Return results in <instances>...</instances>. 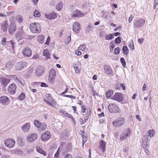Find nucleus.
<instances>
[{
    "mask_svg": "<svg viewBox=\"0 0 158 158\" xmlns=\"http://www.w3.org/2000/svg\"><path fill=\"white\" fill-rule=\"evenodd\" d=\"M115 43L117 44H119L121 42V38L119 37H117L115 40Z\"/></svg>",
    "mask_w": 158,
    "mask_h": 158,
    "instance_id": "de8ad7c7",
    "label": "nucleus"
},
{
    "mask_svg": "<svg viewBox=\"0 0 158 158\" xmlns=\"http://www.w3.org/2000/svg\"><path fill=\"white\" fill-rule=\"evenodd\" d=\"M47 127V126L45 123H43L41 124V126L40 127V128H39L38 130H44L46 129Z\"/></svg>",
    "mask_w": 158,
    "mask_h": 158,
    "instance_id": "79ce46f5",
    "label": "nucleus"
},
{
    "mask_svg": "<svg viewBox=\"0 0 158 158\" xmlns=\"http://www.w3.org/2000/svg\"><path fill=\"white\" fill-rule=\"evenodd\" d=\"M43 56L47 58H50V53L49 51L47 49H45L43 51Z\"/></svg>",
    "mask_w": 158,
    "mask_h": 158,
    "instance_id": "2f4dec72",
    "label": "nucleus"
},
{
    "mask_svg": "<svg viewBox=\"0 0 158 158\" xmlns=\"http://www.w3.org/2000/svg\"><path fill=\"white\" fill-rule=\"evenodd\" d=\"M59 154H60V152L59 151V149H58L57 150V152H56V153H55V154L54 158H58L59 156Z\"/></svg>",
    "mask_w": 158,
    "mask_h": 158,
    "instance_id": "6e6d98bb",
    "label": "nucleus"
},
{
    "mask_svg": "<svg viewBox=\"0 0 158 158\" xmlns=\"http://www.w3.org/2000/svg\"><path fill=\"white\" fill-rule=\"evenodd\" d=\"M56 77V72L53 69H51L50 72L48 80L52 81Z\"/></svg>",
    "mask_w": 158,
    "mask_h": 158,
    "instance_id": "b1692460",
    "label": "nucleus"
},
{
    "mask_svg": "<svg viewBox=\"0 0 158 158\" xmlns=\"http://www.w3.org/2000/svg\"><path fill=\"white\" fill-rule=\"evenodd\" d=\"M39 58V55L37 54L34 55L32 57V58L34 59H36Z\"/></svg>",
    "mask_w": 158,
    "mask_h": 158,
    "instance_id": "052dcab7",
    "label": "nucleus"
},
{
    "mask_svg": "<svg viewBox=\"0 0 158 158\" xmlns=\"http://www.w3.org/2000/svg\"><path fill=\"white\" fill-rule=\"evenodd\" d=\"M155 132L153 130H150L148 132V134L150 137H153L154 135Z\"/></svg>",
    "mask_w": 158,
    "mask_h": 158,
    "instance_id": "a18cd8bd",
    "label": "nucleus"
},
{
    "mask_svg": "<svg viewBox=\"0 0 158 158\" xmlns=\"http://www.w3.org/2000/svg\"><path fill=\"white\" fill-rule=\"evenodd\" d=\"M8 25V22L7 21H4L1 25V29L4 31H6L7 29Z\"/></svg>",
    "mask_w": 158,
    "mask_h": 158,
    "instance_id": "c85d7f7f",
    "label": "nucleus"
},
{
    "mask_svg": "<svg viewBox=\"0 0 158 158\" xmlns=\"http://www.w3.org/2000/svg\"><path fill=\"white\" fill-rule=\"evenodd\" d=\"M114 38L113 35L112 34H109L108 35L105 36V39L106 40H112Z\"/></svg>",
    "mask_w": 158,
    "mask_h": 158,
    "instance_id": "c03bdc74",
    "label": "nucleus"
},
{
    "mask_svg": "<svg viewBox=\"0 0 158 158\" xmlns=\"http://www.w3.org/2000/svg\"><path fill=\"white\" fill-rule=\"evenodd\" d=\"M113 93L114 92L112 90L107 91L106 92V96L107 98H109L112 95H113Z\"/></svg>",
    "mask_w": 158,
    "mask_h": 158,
    "instance_id": "4c0bfd02",
    "label": "nucleus"
},
{
    "mask_svg": "<svg viewBox=\"0 0 158 158\" xmlns=\"http://www.w3.org/2000/svg\"><path fill=\"white\" fill-rule=\"evenodd\" d=\"M143 40H144L143 38H139L138 40V41L139 43L141 44L143 43Z\"/></svg>",
    "mask_w": 158,
    "mask_h": 158,
    "instance_id": "338daca9",
    "label": "nucleus"
},
{
    "mask_svg": "<svg viewBox=\"0 0 158 158\" xmlns=\"http://www.w3.org/2000/svg\"><path fill=\"white\" fill-rule=\"evenodd\" d=\"M50 43V38L49 36L48 37L45 43V44L48 45Z\"/></svg>",
    "mask_w": 158,
    "mask_h": 158,
    "instance_id": "680f3d73",
    "label": "nucleus"
},
{
    "mask_svg": "<svg viewBox=\"0 0 158 158\" xmlns=\"http://www.w3.org/2000/svg\"><path fill=\"white\" fill-rule=\"evenodd\" d=\"M78 49L81 51L88 50V48H86V45L84 44L81 45L78 48Z\"/></svg>",
    "mask_w": 158,
    "mask_h": 158,
    "instance_id": "e433bc0d",
    "label": "nucleus"
},
{
    "mask_svg": "<svg viewBox=\"0 0 158 158\" xmlns=\"http://www.w3.org/2000/svg\"><path fill=\"white\" fill-rule=\"evenodd\" d=\"M103 68L105 74L107 75H114V74H113V71L109 66L108 65H104Z\"/></svg>",
    "mask_w": 158,
    "mask_h": 158,
    "instance_id": "a211bd4d",
    "label": "nucleus"
},
{
    "mask_svg": "<svg viewBox=\"0 0 158 158\" xmlns=\"http://www.w3.org/2000/svg\"><path fill=\"white\" fill-rule=\"evenodd\" d=\"M81 111L83 113H86V109L85 106H81Z\"/></svg>",
    "mask_w": 158,
    "mask_h": 158,
    "instance_id": "864d4df0",
    "label": "nucleus"
},
{
    "mask_svg": "<svg viewBox=\"0 0 158 158\" xmlns=\"http://www.w3.org/2000/svg\"><path fill=\"white\" fill-rule=\"evenodd\" d=\"M25 98V95L23 93H22L18 97V99L19 100H23Z\"/></svg>",
    "mask_w": 158,
    "mask_h": 158,
    "instance_id": "58836bf2",
    "label": "nucleus"
},
{
    "mask_svg": "<svg viewBox=\"0 0 158 158\" xmlns=\"http://www.w3.org/2000/svg\"><path fill=\"white\" fill-rule=\"evenodd\" d=\"M44 71V69L43 67L39 66L35 69V74L36 76L40 77L43 74Z\"/></svg>",
    "mask_w": 158,
    "mask_h": 158,
    "instance_id": "ddd939ff",
    "label": "nucleus"
},
{
    "mask_svg": "<svg viewBox=\"0 0 158 158\" xmlns=\"http://www.w3.org/2000/svg\"><path fill=\"white\" fill-rule=\"evenodd\" d=\"M36 151L40 153L43 154L44 156L46 155L47 154L40 147L38 146L36 148Z\"/></svg>",
    "mask_w": 158,
    "mask_h": 158,
    "instance_id": "7c9ffc66",
    "label": "nucleus"
},
{
    "mask_svg": "<svg viewBox=\"0 0 158 158\" xmlns=\"http://www.w3.org/2000/svg\"><path fill=\"white\" fill-rule=\"evenodd\" d=\"M10 99L5 96H2L0 98V103L3 105H6L9 103Z\"/></svg>",
    "mask_w": 158,
    "mask_h": 158,
    "instance_id": "f3484780",
    "label": "nucleus"
},
{
    "mask_svg": "<svg viewBox=\"0 0 158 158\" xmlns=\"http://www.w3.org/2000/svg\"><path fill=\"white\" fill-rule=\"evenodd\" d=\"M75 54L77 56H80L81 54V52L79 50H76L75 51Z\"/></svg>",
    "mask_w": 158,
    "mask_h": 158,
    "instance_id": "bf43d9fd",
    "label": "nucleus"
},
{
    "mask_svg": "<svg viewBox=\"0 0 158 158\" xmlns=\"http://www.w3.org/2000/svg\"><path fill=\"white\" fill-rule=\"evenodd\" d=\"M34 16L36 17H39L40 16V13L38 10H36L34 11Z\"/></svg>",
    "mask_w": 158,
    "mask_h": 158,
    "instance_id": "37998d69",
    "label": "nucleus"
},
{
    "mask_svg": "<svg viewBox=\"0 0 158 158\" xmlns=\"http://www.w3.org/2000/svg\"><path fill=\"white\" fill-rule=\"evenodd\" d=\"M120 60L123 66L125 67L126 66V63L124 58H121Z\"/></svg>",
    "mask_w": 158,
    "mask_h": 158,
    "instance_id": "09e8293b",
    "label": "nucleus"
},
{
    "mask_svg": "<svg viewBox=\"0 0 158 158\" xmlns=\"http://www.w3.org/2000/svg\"><path fill=\"white\" fill-rule=\"evenodd\" d=\"M73 67L76 73H78L80 72L81 69V66L80 62H77L76 63L74 64L73 65Z\"/></svg>",
    "mask_w": 158,
    "mask_h": 158,
    "instance_id": "393cba45",
    "label": "nucleus"
},
{
    "mask_svg": "<svg viewBox=\"0 0 158 158\" xmlns=\"http://www.w3.org/2000/svg\"><path fill=\"white\" fill-rule=\"evenodd\" d=\"M73 30L74 32L78 33L80 30V24L77 22H74L73 24Z\"/></svg>",
    "mask_w": 158,
    "mask_h": 158,
    "instance_id": "f8f14e48",
    "label": "nucleus"
},
{
    "mask_svg": "<svg viewBox=\"0 0 158 158\" xmlns=\"http://www.w3.org/2000/svg\"><path fill=\"white\" fill-rule=\"evenodd\" d=\"M46 96L47 99H44V101L45 102L53 107L55 105V102L50 94H46Z\"/></svg>",
    "mask_w": 158,
    "mask_h": 158,
    "instance_id": "7ed1b4c3",
    "label": "nucleus"
},
{
    "mask_svg": "<svg viewBox=\"0 0 158 158\" xmlns=\"http://www.w3.org/2000/svg\"><path fill=\"white\" fill-rule=\"evenodd\" d=\"M16 88V86L15 84H11L8 87L7 91L10 94H14L15 93Z\"/></svg>",
    "mask_w": 158,
    "mask_h": 158,
    "instance_id": "9d476101",
    "label": "nucleus"
},
{
    "mask_svg": "<svg viewBox=\"0 0 158 158\" xmlns=\"http://www.w3.org/2000/svg\"><path fill=\"white\" fill-rule=\"evenodd\" d=\"M124 119L123 118H118L113 122V125L116 127L120 126L124 123Z\"/></svg>",
    "mask_w": 158,
    "mask_h": 158,
    "instance_id": "1a4fd4ad",
    "label": "nucleus"
},
{
    "mask_svg": "<svg viewBox=\"0 0 158 158\" xmlns=\"http://www.w3.org/2000/svg\"><path fill=\"white\" fill-rule=\"evenodd\" d=\"M71 40V35L68 36L67 39L65 40V43L67 44H68Z\"/></svg>",
    "mask_w": 158,
    "mask_h": 158,
    "instance_id": "49530a36",
    "label": "nucleus"
},
{
    "mask_svg": "<svg viewBox=\"0 0 158 158\" xmlns=\"http://www.w3.org/2000/svg\"><path fill=\"white\" fill-rule=\"evenodd\" d=\"M59 112L64 116L70 118L73 121L74 124H76V121L74 118L70 114L67 113L66 111L62 110H60L59 111Z\"/></svg>",
    "mask_w": 158,
    "mask_h": 158,
    "instance_id": "dca6fc26",
    "label": "nucleus"
},
{
    "mask_svg": "<svg viewBox=\"0 0 158 158\" xmlns=\"http://www.w3.org/2000/svg\"><path fill=\"white\" fill-rule=\"evenodd\" d=\"M64 158H72V156L70 154H67L65 156Z\"/></svg>",
    "mask_w": 158,
    "mask_h": 158,
    "instance_id": "0e129e2a",
    "label": "nucleus"
},
{
    "mask_svg": "<svg viewBox=\"0 0 158 158\" xmlns=\"http://www.w3.org/2000/svg\"><path fill=\"white\" fill-rule=\"evenodd\" d=\"M42 123L39 122L38 121L35 120L34 121V125L38 129V130L39 129V128H40V127L41 126V124Z\"/></svg>",
    "mask_w": 158,
    "mask_h": 158,
    "instance_id": "f704fd0d",
    "label": "nucleus"
},
{
    "mask_svg": "<svg viewBox=\"0 0 158 158\" xmlns=\"http://www.w3.org/2000/svg\"><path fill=\"white\" fill-rule=\"evenodd\" d=\"M15 141L13 139H9L4 140L5 145L8 148H12L15 144Z\"/></svg>",
    "mask_w": 158,
    "mask_h": 158,
    "instance_id": "39448f33",
    "label": "nucleus"
},
{
    "mask_svg": "<svg viewBox=\"0 0 158 158\" xmlns=\"http://www.w3.org/2000/svg\"><path fill=\"white\" fill-rule=\"evenodd\" d=\"M94 27L93 24L89 23L86 28L85 31L87 32L93 31V30L94 29Z\"/></svg>",
    "mask_w": 158,
    "mask_h": 158,
    "instance_id": "cd10ccee",
    "label": "nucleus"
},
{
    "mask_svg": "<svg viewBox=\"0 0 158 158\" xmlns=\"http://www.w3.org/2000/svg\"><path fill=\"white\" fill-rule=\"evenodd\" d=\"M16 19L17 22L20 23H22L23 21L22 17L19 15L17 16Z\"/></svg>",
    "mask_w": 158,
    "mask_h": 158,
    "instance_id": "a19ab883",
    "label": "nucleus"
},
{
    "mask_svg": "<svg viewBox=\"0 0 158 158\" xmlns=\"http://www.w3.org/2000/svg\"><path fill=\"white\" fill-rule=\"evenodd\" d=\"M10 80L5 77H2L0 78V81L2 85L4 86L7 85L9 82Z\"/></svg>",
    "mask_w": 158,
    "mask_h": 158,
    "instance_id": "5701e85b",
    "label": "nucleus"
},
{
    "mask_svg": "<svg viewBox=\"0 0 158 158\" xmlns=\"http://www.w3.org/2000/svg\"><path fill=\"white\" fill-rule=\"evenodd\" d=\"M1 158H10V157L8 155L3 154L1 156Z\"/></svg>",
    "mask_w": 158,
    "mask_h": 158,
    "instance_id": "4d7b16f0",
    "label": "nucleus"
},
{
    "mask_svg": "<svg viewBox=\"0 0 158 158\" xmlns=\"http://www.w3.org/2000/svg\"><path fill=\"white\" fill-rule=\"evenodd\" d=\"M38 136V135L36 133H33L28 136L27 138V141L29 142H32L36 140Z\"/></svg>",
    "mask_w": 158,
    "mask_h": 158,
    "instance_id": "6ab92c4d",
    "label": "nucleus"
},
{
    "mask_svg": "<svg viewBox=\"0 0 158 158\" xmlns=\"http://www.w3.org/2000/svg\"><path fill=\"white\" fill-rule=\"evenodd\" d=\"M150 139L146 135H144L142 138V145L143 148H146L148 145Z\"/></svg>",
    "mask_w": 158,
    "mask_h": 158,
    "instance_id": "6e6552de",
    "label": "nucleus"
},
{
    "mask_svg": "<svg viewBox=\"0 0 158 158\" xmlns=\"http://www.w3.org/2000/svg\"><path fill=\"white\" fill-rule=\"evenodd\" d=\"M131 134V131L130 129L127 128L125 129L124 133L120 136V139L121 140H124L129 137Z\"/></svg>",
    "mask_w": 158,
    "mask_h": 158,
    "instance_id": "20e7f679",
    "label": "nucleus"
},
{
    "mask_svg": "<svg viewBox=\"0 0 158 158\" xmlns=\"http://www.w3.org/2000/svg\"><path fill=\"white\" fill-rule=\"evenodd\" d=\"M27 63L25 61H20L15 65V69L16 71H20L23 70L27 67Z\"/></svg>",
    "mask_w": 158,
    "mask_h": 158,
    "instance_id": "f03ea898",
    "label": "nucleus"
},
{
    "mask_svg": "<svg viewBox=\"0 0 158 158\" xmlns=\"http://www.w3.org/2000/svg\"><path fill=\"white\" fill-rule=\"evenodd\" d=\"M106 143L105 141L103 140H101L99 143V147L101 148L102 151L103 152L105 151V146Z\"/></svg>",
    "mask_w": 158,
    "mask_h": 158,
    "instance_id": "bb28decb",
    "label": "nucleus"
},
{
    "mask_svg": "<svg viewBox=\"0 0 158 158\" xmlns=\"http://www.w3.org/2000/svg\"><path fill=\"white\" fill-rule=\"evenodd\" d=\"M130 48H132V50L134 49V47L133 43L132 42L131 43H130L129 46Z\"/></svg>",
    "mask_w": 158,
    "mask_h": 158,
    "instance_id": "e2e57ef3",
    "label": "nucleus"
},
{
    "mask_svg": "<svg viewBox=\"0 0 158 158\" xmlns=\"http://www.w3.org/2000/svg\"><path fill=\"white\" fill-rule=\"evenodd\" d=\"M31 31L33 33H39L41 30L40 24L38 23H33L29 26Z\"/></svg>",
    "mask_w": 158,
    "mask_h": 158,
    "instance_id": "f257e3e1",
    "label": "nucleus"
},
{
    "mask_svg": "<svg viewBox=\"0 0 158 158\" xmlns=\"http://www.w3.org/2000/svg\"><path fill=\"white\" fill-rule=\"evenodd\" d=\"M122 50L123 53L124 54H127L128 53L129 50L127 46H124Z\"/></svg>",
    "mask_w": 158,
    "mask_h": 158,
    "instance_id": "ea45409f",
    "label": "nucleus"
},
{
    "mask_svg": "<svg viewBox=\"0 0 158 158\" xmlns=\"http://www.w3.org/2000/svg\"><path fill=\"white\" fill-rule=\"evenodd\" d=\"M16 30V25L15 23H11L8 27V32L11 35H13Z\"/></svg>",
    "mask_w": 158,
    "mask_h": 158,
    "instance_id": "9b49d317",
    "label": "nucleus"
},
{
    "mask_svg": "<svg viewBox=\"0 0 158 158\" xmlns=\"http://www.w3.org/2000/svg\"><path fill=\"white\" fill-rule=\"evenodd\" d=\"M25 33L22 29L19 30L16 35V38L18 40H21L24 36Z\"/></svg>",
    "mask_w": 158,
    "mask_h": 158,
    "instance_id": "412c9836",
    "label": "nucleus"
},
{
    "mask_svg": "<svg viewBox=\"0 0 158 158\" xmlns=\"http://www.w3.org/2000/svg\"><path fill=\"white\" fill-rule=\"evenodd\" d=\"M14 64L13 61H9L6 64L5 68L7 69L10 70L11 69Z\"/></svg>",
    "mask_w": 158,
    "mask_h": 158,
    "instance_id": "473e14b6",
    "label": "nucleus"
},
{
    "mask_svg": "<svg viewBox=\"0 0 158 158\" xmlns=\"http://www.w3.org/2000/svg\"><path fill=\"white\" fill-rule=\"evenodd\" d=\"M50 133L47 131H45L41 135V139L42 141H47L50 138Z\"/></svg>",
    "mask_w": 158,
    "mask_h": 158,
    "instance_id": "4468645a",
    "label": "nucleus"
},
{
    "mask_svg": "<svg viewBox=\"0 0 158 158\" xmlns=\"http://www.w3.org/2000/svg\"><path fill=\"white\" fill-rule=\"evenodd\" d=\"M63 3L61 2H58L56 7V9L59 11L61 10L62 8Z\"/></svg>",
    "mask_w": 158,
    "mask_h": 158,
    "instance_id": "c9c22d12",
    "label": "nucleus"
},
{
    "mask_svg": "<svg viewBox=\"0 0 158 158\" xmlns=\"http://www.w3.org/2000/svg\"><path fill=\"white\" fill-rule=\"evenodd\" d=\"M83 13H82L80 11L77 10L73 12L71 14L72 16L73 17H81L83 16Z\"/></svg>",
    "mask_w": 158,
    "mask_h": 158,
    "instance_id": "4be33fe9",
    "label": "nucleus"
},
{
    "mask_svg": "<svg viewBox=\"0 0 158 158\" xmlns=\"http://www.w3.org/2000/svg\"><path fill=\"white\" fill-rule=\"evenodd\" d=\"M108 107L109 111L111 113H116L118 111V107L114 103L109 104L108 106Z\"/></svg>",
    "mask_w": 158,
    "mask_h": 158,
    "instance_id": "0eeeda50",
    "label": "nucleus"
},
{
    "mask_svg": "<svg viewBox=\"0 0 158 158\" xmlns=\"http://www.w3.org/2000/svg\"><path fill=\"white\" fill-rule=\"evenodd\" d=\"M113 99L118 101H121L123 100V97L120 93H116L113 97Z\"/></svg>",
    "mask_w": 158,
    "mask_h": 158,
    "instance_id": "aec40b11",
    "label": "nucleus"
},
{
    "mask_svg": "<svg viewBox=\"0 0 158 158\" xmlns=\"http://www.w3.org/2000/svg\"><path fill=\"white\" fill-rule=\"evenodd\" d=\"M119 47H117L115 49L114 53L115 55H117L119 53Z\"/></svg>",
    "mask_w": 158,
    "mask_h": 158,
    "instance_id": "8fccbe9b",
    "label": "nucleus"
},
{
    "mask_svg": "<svg viewBox=\"0 0 158 158\" xmlns=\"http://www.w3.org/2000/svg\"><path fill=\"white\" fill-rule=\"evenodd\" d=\"M37 41L38 42L41 44H43L44 42V36L43 35H40L37 37Z\"/></svg>",
    "mask_w": 158,
    "mask_h": 158,
    "instance_id": "72a5a7b5",
    "label": "nucleus"
},
{
    "mask_svg": "<svg viewBox=\"0 0 158 158\" xmlns=\"http://www.w3.org/2000/svg\"><path fill=\"white\" fill-rule=\"evenodd\" d=\"M6 38H3L2 39L1 41V44L2 45H4L6 44Z\"/></svg>",
    "mask_w": 158,
    "mask_h": 158,
    "instance_id": "3c124183",
    "label": "nucleus"
},
{
    "mask_svg": "<svg viewBox=\"0 0 158 158\" xmlns=\"http://www.w3.org/2000/svg\"><path fill=\"white\" fill-rule=\"evenodd\" d=\"M22 53L25 56L29 57L31 56L32 54L31 50L28 47H26L23 50Z\"/></svg>",
    "mask_w": 158,
    "mask_h": 158,
    "instance_id": "2eb2a0df",
    "label": "nucleus"
},
{
    "mask_svg": "<svg viewBox=\"0 0 158 158\" xmlns=\"http://www.w3.org/2000/svg\"><path fill=\"white\" fill-rule=\"evenodd\" d=\"M45 16L47 18L51 20L54 19L56 18L57 15L56 13H53L49 15H46Z\"/></svg>",
    "mask_w": 158,
    "mask_h": 158,
    "instance_id": "c756f323",
    "label": "nucleus"
},
{
    "mask_svg": "<svg viewBox=\"0 0 158 158\" xmlns=\"http://www.w3.org/2000/svg\"><path fill=\"white\" fill-rule=\"evenodd\" d=\"M47 85L46 84V83L43 82L41 84V87H46L47 86Z\"/></svg>",
    "mask_w": 158,
    "mask_h": 158,
    "instance_id": "774afa93",
    "label": "nucleus"
},
{
    "mask_svg": "<svg viewBox=\"0 0 158 158\" xmlns=\"http://www.w3.org/2000/svg\"><path fill=\"white\" fill-rule=\"evenodd\" d=\"M134 17L133 15H131L129 17L128 19V21L129 23H130L131 22V21L132 20Z\"/></svg>",
    "mask_w": 158,
    "mask_h": 158,
    "instance_id": "69168bd1",
    "label": "nucleus"
},
{
    "mask_svg": "<svg viewBox=\"0 0 158 158\" xmlns=\"http://www.w3.org/2000/svg\"><path fill=\"white\" fill-rule=\"evenodd\" d=\"M86 113H85V114L87 116H89L90 115L91 111H90V110L86 109Z\"/></svg>",
    "mask_w": 158,
    "mask_h": 158,
    "instance_id": "13d9d810",
    "label": "nucleus"
},
{
    "mask_svg": "<svg viewBox=\"0 0 158 158\" xmlns=\"http://www.w3.org/2000/svg\"><path fill=\"white\" fill-rule=\"evenodd\" d=\"M145 23L144 19H141L137 20L134 22L133 25L136 28H139L143 26Z\"/></svg>",
    "mask_w": 158,
    "mask_h": 158,
    "instance_id": "423d86ee",
    "label": "nucleus"
},
{
    "mask_svg": "<svg viewBox=\"0 0 158 158\" xmlns=\"http://www.w3.org/2000/svg\"><path fill=\"white\" fill-rule=\"evenodd\" d=\"M8 44H9L10 46H11L12 49H13L14 47V43L13 42L12 40H10L8 42Z\"/></svg>",
    "mask_w": 158,
    "mask_h": 158,
    "instance_id": "5fc2aeb1",
    "label": "nucleus"
},
{
    "mask_svg": "<svg viewBox=\"0 0 158 158\" xmlns=\"http://www.w3.org/2000/svg\"><path fill=\"white\" fill-rule=\"evenodd\" d=\"M30 127V124L29 123H27L22 126L21 129L23 132L26 133L29 131Z\"/></svg>",
    "mask_w": 158,
    "mask_h": 158,
    "instance_id": "a878e982",
    "label": "nucleus"
},
{
    "mask_svg": "<svg viewBox=\"0 0 158 158\" xmlns=\"http://www.w3.org/2000/svg\"><path fill=\"white\" fill-rule=\"evenodd\" d=\"M82 146L83 147V145L84 144V143H85V142L86 141V139H87V137L85 136H84L83 135H82Z\"/></svg>",
    "mask_w": 158,
    "mask_h": 158,
    "instance_id": "603ef678",
    "label": "nucleus"
}]
</instances>
